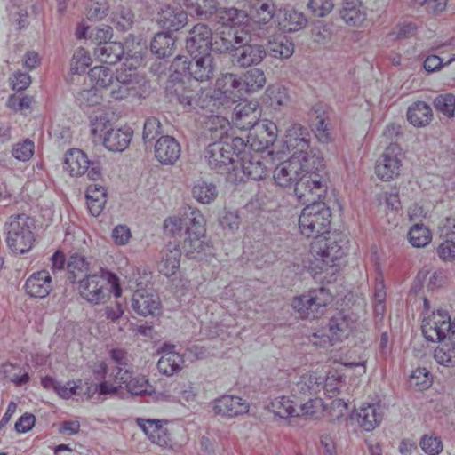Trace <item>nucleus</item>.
<instances>
[{
  "label": "nucleus",
  "instance_id": "obj_16",
  "mask_svg": "<svg viewBox=\"0 0 455 455\" xmlns=\"http://www.w3.org/2000/svg\"><path fill=\"white\" fill-rule=\"evenodd\" d=\"M247 131H249L247 140H244L246 148L257 153L263 152L273 146L278 136L277 125L267 119L259 121Z\"/></svg>",
  "mask_w": 455,
  "mask_h": 455
},
{
  "label": "nucleus",
  "instance_id": "obj_39",
  "mask_svg": "<svg viewBox=\"0 0 455 455\" xmlns=\"http://www.w3.org/2000/svg\"><path fill=\"white\" fill-rule=\"evenodd\" d=\"M266 51L273 58L288 59L294 52V44L286 36L276 34L269 37Z\"/></svg>",
  "mask_w": 455,
  "mask_h": 455
},
{
  "label": "nucleus",
  "instance_id": "obj_22",
  "mask_svg": "<svg viewBox=\"0 0 455 455\" xmlns=\"http://www.w3.org/2000/svg\"><path fill=\"white\" fill-rule=\"evenodd\" d=\"M155 157L164 165H172L180 156L181 147L172 136L162 135L155 143Z\"/></svg>",
  "mask_w": 455,
  "mask_h": 455
},
{
  "label": "nucleus",
  "instance_id": "obj_55",
  "mask_svg": "<svg viewBox=\"0 0 455 455\" xmlns=\"http://www.w3.org/2000/svg\"><path fill=\"white\" fill-rule=\"evenodd\" d=\"M409 384L416 390L424 391L433 384L432 374L427 368L419 367L411 372Z\"/></svg>",
  "mask_w": 455,
  "mask_h": 455
},
{
  "label": "nucleus",
  "instance_id": "obj_64",
  "mask_svg": "<svg viewBox=\"0 0 455 455\" xmlns=\"http://www.w3.org/2000/svg\"><path fill=\"white\" fill-rule=\"evenodd\" d=\"M437 231L441 239L455 238V217L448 216L440 220Z\"/></svg>",
  "mask_w": 455,
  "mask_h": 455
},
{
  "label": "nucleus",
  "instance_id": "obj_57",
  "mask_svg": "<svg viewBox=\"0 0 455 455\" xmlns=\"http://www.w3.org/2000/svg\"><path fill=\"white\" fill-rule=\"evenodd\" d=\"M109 6L107 0H88L86 4V18L98 21L108 15Z\"/></svg>",
  "mask_w": 455,
  "mask_h": 455
},
{
  "label": "nucleus",
  "instance_id": "obj_63",
  "mask_svg": "<svg viewBox=\"0 0 455 455\" xmlns=\"http://www.w3.org/2000/svg\"><path fill=\"white\" fill-rule=\"evenodd\" d=\"M314 41L319 44L326 45L331 39V26L322 21L315 24L312 29Z\"/></svg>",
  "mask_w": 455,
  "mask_h": 455
},
{
  "label": "nucleus",
  "instance_id": "obj_23",
  "mask_svg": "<svg viewBox=\"0 0 455 455\" xmlns=\"http://www.w3.org/2000/svg\"><path fill=\"white\" fill-rule=\"evenodd\" d=\"M233 53V62L239 67L247 68L259 64L267 55L266 49L257 44H238Z\"/></svg>",
  "mask_w": 455,
  "mask_h": 455
},
{
  "label": "nucleus",
  "instance_id": "obj_3",
  "mask_svg": "<svg viewBox=\"0 0 455 455\" xmlns=\"http://www.w3.org/2000/svg\"><path fill=\"white\" fill-rule=\"evenodd\" d=\"M243 85L240 76L227 73L218 77L214 89H199V95L194 100L193 111L199 119H208L207 127L213 138H220L226 132L227 119L220 116L221 108H229L242 100Z\"/></svg>",
  "mask_w": 455,
  "mask_h": 455
},
{
  "label": "nucleus",
  "instance_id": "obj_61",
  "mask_svg": "<svg viewBox=\"0 0 455 455\" xmlns=\"http://www.w3.org/2000/svg\"><path fill=\"white\" fill-rule=\"evenodd\" d=\"M419 446L427 455H439L443 450L442 439L433 435H423L419 441Z\"/></svg>",
  "mask_w": 455,
  "mask_h": 455
},
{
  "label": "nucleus",
  "instance_id": "obj_46",
  "mask_svg": "<svg viewBox=\"0 0 455 455\" xmlns=\"http://www.w3.org/2000/svg\"><path fill=\"white\" fill-rule=\"evenodd\" d=\"M90 263L84 256L73 253L67 261L68 279L71 283H76L81 276L89 274Z\"/></svg>",
  "mask_w": 455,
  "mask_h": 455
},
{
  "label": "nucleus",
  "instance_id": "obj_33",
  "mask_svg": "<svg viewBox=\"0 0 455 455\" xmlns=\"http://www.w3.org/2000/svg\"><path fill=\"white\" fill-rule=\"evenodd\" d=\"M133 132L129 127L110 129L103 137L104 147L113 152H122L130 144Z\"/></svg>",
  "mask_w": 455,
  "mask_h": 455
},
{
  "label": "nucleus",
  "instance_id": "obj_19",
  "mask_svg": "<svg viewBox=\"0 0 455 455\" xmlns=\"http://www.w3.org/2000/svg\"><path fill=\"white\" fill-rule=\"evenodd\" d=\"M212 29L205 24L198 23L188 32L186 48L190 55L211 52Z\"/></svg>",
  "mask_w": 455,
  "mask_h": 455
},
{
  "label": "nucleus",
  "instance_id": "obj_51",
  "mask_svg": "<svg viewBox=\"0 0 455 455\" xmlns=\"http://www.w3.org/2000/svg\"><path fill=\"white\" fill-rule=\"evenodd\" d=\"M290 100L288 89L280 84H273L267 87L265 93V101L274 109L286 106Z\"/></svg>",
  "mask_w": 455,
  "mask_h": 455
},
{
  "label": "nucleus",
  "instance_id": "obj_14",
  "mask_svg": "<svg viewBox=\"0 0 455 455\" xmlns=\"http://www.w3.org/2000/svg\"><path fill=\"white\" fill-rule=\"evenodd\" d=\"M247 149L242 148L243 153L237 157L233 172L228 176V181L241 183L248 180H259L267 174V168L261 156L257 152H247Z\"/></svg>",
  "mask_w": 455,
  "mask_h": 455
},
{
  "label": "nucleus",
  "instance_id": "obj_10",
  "mask_svg": "<svg viewBox=\"0 0 455 455\" xmlns=\"http://www.w3.org/2000/svg\"><path fill=\"white\" fill-rule=\"evenodd\" d=\"M313 173L323 174L327 177L324 165H313L306 158L299 159L298 156H291L275 167L273 178L277 186L292 188L296 195L297 184L300 182L304 176Z\"/></svg>",
  "mask_w": 455,
  "mask_h": 455
},
{
  "label": "nucleus",
  "instance_id": "obj_4",
  "mask_svg": "<svg viewBox=\"0 0 455 455\" xmlns=\"http://www.w3.org/2000/svg\"><path fill=\"white\" fill-rule=\"evenodd\" d=\"M248 21L247 12L241 8L226 7L221 10L216 21L220 27L212 34L211 50L220 53L230 50L235 52V44L250 42L251 36Z\"/></svg>",
  "mask_w": 455,
  "mask_h": 455
},
{
  "label": "nucleus",
  "instance_id": "obj_36",
  "mask_svg": "<svg viewBox=\"0 0 455 455\" xmlns=\"http://www.w3.org/2000/svg\"><path fill=\"white\" fill-rule=\"evenodd\" d=\"M90 166V160L86 154L79 148L68 150L64 157V169L71 176H81L85 174Z\"/></svg>",
  "mask_w": 455,
  "mask_h": 455
},
{
  "label": "nucleus",
  "instance_id": "obj_30",
  "mask_svg": "<svg viewBox=\"0 0 455 455\" xmlns=\"http://www.w3.org/2000/svg\"><path fill=\"white\" fill-rule=\"evenodd\" d=\"M159 24L169 31H178L188 22V14L180 5H167L159 12Z\"/></svg>",
  "mask_w": 455,
  "mask_h": 455
},
{
  "label": "nucleus",
  "instance_id": "obj_53",
  "mask_svg": "<svg viewBox=\"0 0 455 455\" xmlns=\"http://www.w3.org/2000/svg\"><path fill=\"white\" fill-rule=\"evenodd\" d=\"M135 20V14L128 7L119 6L111 14V22L116 30L120 32H126L132 29Z\"/></svg>",
  "mask_w": 455,
  "mask_h": 455
},
{
  "label": "nucleus",
  "instance_id": "obj_29",
  "mask_svg": "<svg viewBox=\"0 0 455 455\" xmlns=\"http://www.w3.org/2000/svg\"><path fill=\"white\" fill-rule=\"evenodd\" d=\"M92 373L94 379L100 381L97 385H90L87 386L84 393L88 395V398L91 399L94 393H98L99 395H113L117 394V387L115 383H109V381L105 380L107 377L109 378V373L108 371V365L104 362L95 363L92 365Z\"/></svg>",
  "mask_w": 455,
  "mask_h": 455
},
{
  "label": "nucleus",
  "instance_id": "obj_40",
  "mask_svg": "<svg viewBox=\"0 0 455 455\" xmlns=\"http://www.w3.org/2000/svg\"><path fill=\"white\" fill-rule=\"evenodd\" d=\"M175 38L169 33L158 32L150 41V52L158 59H164L173 54Z\"/></svg>",
  "mask_w": 455,
  "mask_h": 455
},
{
  "label": "nucleus",
  "instance_id": "obj_59",
  "mask_svg": "<svg viewBox=\"0 0 455 455\" xmlns=\"http://www.w3.org/2000/svg\"><path fill=\"white\" fill-rule=\"evenodd\" d=\"M434 106L437 111L447 117L455 116V96L451 93H444L436 96Z\"/></svg>",
  "mask_w": 455,
  "mask_h": 455
},
{
  "label": "nucleus",
  "instance_id": "obj_28",
  "mask_svg": "<svg viewBox=\"0 0 455 455\" xmlns=\"http://www.w3.org/2000/svg\"><path fill=\"white\" fill-rule=\"evenodd\" d=\"M161 357L157 362V369L165 376L178 373L184 363L183 355L175 351V345L164 343L161 347Z\"/></svg>",
  "mask_w": 455,
  "mask_h": 455
},
{
  "label": "nucleus",
  "instance_id": "obj_62",
  "mask_svg": "<svg viewBox=\"0 0 455 455\" xmlns=\"http://www.w3.org/2000/svg\"><path fill=\"white\" fill-rule=\"evenodd\" d=\"M162 133V125L156 117H148L146 119L143 127V140L145 144L152 141Z\"/></svg>",
  "mask_w": 455,
  "mask_h": 455
},
{
  "label": "nucleus",
  "instance_id": "obj_21",
  "mask_svg": "<svg viewBox=\"0 0 455 455\" xmlns=\"http://www.w3.org/2000/svg\"><path fill=\"white\" fill-rule=\"evenodd\" d=\"M136 424L144 432L151 443L161 447L171 446L170 431L164 427L165 420L137 418Z\"/></svg>",
  "mask_w": 455,
  "mask_h": 455
},
{
  "label": "nucleus",
  "instance_id": "obj_54",
  "mask_svg": "<svg viewBox=\"0 0 455 455\" xmlns=\"http://www.w3.org/2000/svg\"><path fill=\"white\" fill-rule=\"evenodd\" d=\"M91 63L92 59L89 52L84 48H78L75 52L70 63L71 80L75 79L74 76H77V79H80V75L86 71Z\"/></svg>",
  "mask_w": 455,
  "mask_h": 455
},
{
  "label": "nucleus",
  "instance_id": "obj_58",
  "mask_svg": "<svg viewBox=\"0 0 455 455\" xmlns=\"http://www.w3.org/2000/svg\"><path fill=\"white\" fill-rule=\"evenodd\" d=\"M83 380H68L67 383L62 384L61 382H58V385L55 389V393L62 399L68 400L72 396L80 395L81 394H85L83 391Z\"/></svg>",
  "mask_w": 455,
  "mask_h": 455
},
{
  "label": "nucleus",
  "instance_id": "obj_49",
  "mask_svg": "<svg viewBox=\"0 0 455 455\" xmlns=\"http://www.w3.org/2000/svg\"><path fill=\"white\" fill-rule=\"evenodd\" d=\"M76 104L81 109L86 111L87 108L100 105L102 100V94L99 89L91 86L90 88H83L76 92H73Z\"/></svg>",
  "mask_w": 455,
  "mask_h": 455
},
{
  "label": "nucleus",
  "instance_id": "obj_26",
  "mask_svg": "<svg viewBox=\"0 0 455 455\" xmlns=\"http://www.w3.org/2000/svg\"><path fill=\"white\" fill-rule=\"evenodd\" d=\"M351 418L355 419L364 431L374 430L383 419V408L379 403H365L355 410Z\"/></svg>",
  "mask_w": 455,
  "mask_h": 455
},
{
  "label": "nucleus",
  "instance_id": "obj_45",
  "mask_svg": "<svg viewBox=\"0 0 455 455\" xmlns=\"http://www.w3.org/2000/svg\"><path fill=\"white\" fill-rule=\"evenodd\" d=\"M107 202V192L104 187L93 185L88 187L86 190V203L90 213L97 217L99 216Z\"/></svg>",
  "mask_w": 455,
  "mask_h": 455
},
{
  "label": "nucleus",
  "instance_id": "obj_2",
  "mask_svg": "<svg viewBox=\"0 0 455 455\" xmlns=\"http://www.w3.org/2000/svg\"><path fill=\"white\" fill-rule=\"evenodd\" d=\"M164 228L174 238V243H178L164 253L158 264V270L164 275L171 276L179 269L181 251L188 259L197 260L212 254V246L205 236V219L198 209L189 205L183 207L179 215L164 220Z\"/></svg>",
  "mask_w": 455,
  "mask_h": 455
},
{
  "label": "nucleus",
  "instance_id": "obj_50",
  "mask_svg": "<svg viewBox=\"0 0 455 455\" xmlns=\"http://www.w3.org/2000/svg\"><path fill=\"white\" fill-rule=\"evenodd\" d=\"M408 241L412 247L424 248L432 241V232L422 223L412 225L407 234Z\"/></svg>",
  "mask_w": 455,
  "mask_h": 455
},
{
  "label": "nucleus",
  "instance_id": "obj_41",
  "mask_svg": "<svg viewBox=\"0 0 455 455\" xmlns=\"http://www.w3.org/2000/svg\"><path fill=\"white\" fill-rule=\"evenodd\" d=\"M267 409L275 416L283 419L298 417V403L289 396L280 395L275 397L267 404Z\"/></svg>",
  "mask_w": 455,
  "mask_h": 455
},
{
  "label": "nucleus",
  "instance_id": "obj_24",
  "mask_svg": "<svg viewBox=\"0 0 455 455\" xmlns=\"http://www.w3.org/2000/svg\"><path fill=\"white\" fill-rule=\"evenodd\" d=\"M213 411L216 415L234 418L249 411V403L236 395H225L214 400Z\"/></svg>",
  "mask_w": 455,
  "mask_h": 455
},
{
  "label": "nucleus",
  "instance_id": "obj_25",
  "mask_svg": "<svg viewBox=\"0 0 455 455\" xmlns=\"http://www.w3.org/2000/svg\"><path fill=\"white\" fill-rule=\"evenodd\" d=\"M26 293L32 298H46L52 290V279L48 270L32 273L23 286Z\"/></svg>",
  "mask_w": 455,
  "mask_h": 455
},
{
  "label": "nucleus",
  "instance_id": "obj_48",
  "mask_svg": "<svg viewBox=\"0 0 455 455\" xmlns=\"http://www.w3.org/2000/svg\"><path fill=\"white\" fill-rule=\"evenodd\" d=\"M323 385V378L316 377L315 374H304L292 386L291 393L293 396L298 395H312L319 391Z\"/></svg>",
  "mask_w": 455,
  "mask_h": 455
},
{
  "label": "nucleus",
  "instance_id": "obj_12",
  "mask_svg": "<svg viewBox=\"0 0 455 455\" xmlns=\"http://www.w3.org/2000/svg\"><path fill=\"white\" fill-rule=\"evenodd\" d=\"M310 137L311 134L307 127L294 123L286 130L284 146L291 154V156H298L299 159L306 158L313 165H324L323 159L310 147Z\"/></svg>",
  "mask_w": 455,
  "mask_h": 455
},
{
  "label": "nucleus",
  "instance_id": "obj_5",
  "mask_svg": "<svg viewBox=\"0 0 455 455\" xmlns=\"http://www.w3.org/2000/svg\"><path fill=\"white\" fill-rule=\"evenodd\" d=\"M197 120V118L196 117ZM198 121L204 124V135L210 138L213 142L210 143L204 150V158L207 161L208 166L211 170L220 174H226L228 176L235 168L237 157L242 155V148H246L244 139L236 136L231 140V142L224 141L225 132L220 138H213L212 131L207 127L208 119H199ZM228 124L226 122V132H228ZM228 180V177H226Z\"/></svg>",
  "mask_w": 455,
  "mask_h": 455
},
{
  "label": "nucleus",
  "instance_id": "obj_17",
  "mask_svg": "<svg viewBox=\"0 0 455 455\" xmlns=\"http://www.w3.org/2000/svg\"><path fill=\"white\" fill-rule=\"evenodd\" d=\"M402 169V148L391 143L377 160L375 173L382 181H391L397 178Z\"/></svg>",
  "mask_w": 455,
  "mask_h": 455
},
{
  "label": "nucleus",
  "instance_id": "obj_43",
  "mask_svg": "<svg viewBox=\"0 0 455 455\" xmlns=\"http://www.w3.org/2000/svg\"><path fill=\"white\" fill-rule=\"evenodd\" d=\"M351 329L350 321L342 312H339L329 321L327 336L332 342L339 341L347 338Z\"/></svg>",
  "mask_w": 455,
  "mask_h": 455
},
{
  "label": "nucleus",
  "instance_id": "obj_1",
  "mask_svg": "<svg viewBox=\"0 0 455 455\" xmlns=\"http://www.w3.org/2000/svg\"><path fill=\"white\" fill-rule=\"evenodd\" d=\"M328 189V178L313 173L304 176L297 184L296 197L306 207L299 217L302 235L314 238L310 244L309 268L315 272L326 271L347 254V240L339 233H330L331 212L322 202Z\"/></svg>",
  "mask_w": 455,
  "mask_h": 455
},
{
  "label": "nucleus",
  "instance_id": "obj_34",
  "mask_svg": "<svg viewBox=\"0 0 455 455\" xmlns=\"http://www.w3.org/2000/svg\"><path fill=\"white\" fill-rule=\"evenodd\" d=\"M276 14L275 5L268 2L262 3L254 8L251 20L254 25L259 26L260 31L258 33V36L259 37H264L268 33L269 28L273 26L274 19L276 18Z\"/></svg>",
  "mask_w": 455,
  "mask_h": 455
},
{
  "label": "nucleus",
  "instance_id": "obj_20",
  "mask_svg": "<svg viewBox=\"0 0 455 455\" xmlns=\"http://www.w3.org/2000/svg\"><path fill=\"white\" fill-rule=\"evenodd\" d=\"M311 129L319 141L327 143L331 140V124L329 107L323 102L315 104L310 112Z\"/></svg>",
  "mask_w": 455,
  "mask_h": 455
},
{
  "label": "nucleus",
  "instance_id": "obj_9",
  "mask_svg": "<svg viewBox=\"0 0 455 455\" xmlns=\"http://www.w3.org/2000/svg\"><path fill=\"white\" fill-rule=\"evenodd\" d=\"M35 223L25 213L12 215L5 223L6 243L14 254H25L31 251L35 243Z\"/></svg>",
  "mask_w": 455,
  "mask_h": 455
},
{
  "label": "nucleus",
  "instance_id": "obj_37",
  "mask_svg": "<svg viewBox=\"0 0 455 455\" xmlns=\"http://www.w3.org/2000/svg\"><path fill=\"white\" fill-rule=\"evenodd\" d=\"M125 51L124 45L116 41L104 42L97 45L94 49V55L103 63L114 65L120 61L124 56Z\"/></svg>",
  "mask_w": 455,
  "mask_h": 455
},
{
  "label": "nucleus",
  "instance_id": "obj_60",
  "mask_svg": "<svg viewBox=\"0 0 455 455\" xmlns=\"http://www.w3.org/2000/svg\"><path fill=\"white\" fill-rule=\"evenodd\" d=\"M435 253L442 262L454 264L455 241L452 239H442V242L436 247Z\"/></svg>",
  "mask_w": 455,
  "mask_h": 455
},
{
  "label": "nucleus",
  "instance_id": "obj_8",
  "mask_svg": "<svg viewBox=\"0 0 455 455\" xmlns=\"http://www.w3.org/2000/svg\"><path fill=\"white\" fill-rule=\"evenodd\" d=\"M170 72L166 93L175 98L185 111L192 112L199 89L192 87L190 60L186 56H177L170 65Z\"/></svg>",
  "mask_w": 455,
  "mask_h": 455
},
{
  "label": "nucleus",
  "instance_id": "obj_13",
  "mask_svg": "<svg viewBox=\"0 0 455 455\" xmlns=\"http://www.w3.org/2000/svg\"><path fill=\"white\" fill-rule=\"evenodd\" d=\"M332 301V295L324 287L309 290L307 293L295 296L291 307L302 319L320 318Z\"/></svg>",
  "mask_w": 455,
  "mask_h": 455
},
{
  "label": "nucleus",
  "instance_id": "obj_6",
  "mask_svg": "<svg viewBox=\"0 0 455 455\" xmlns=\"http://www.w3.org/2000/svg\"><path fill=\"white\" fill-rule=\"evenodd\" d=\"M109 357L114 363L110 368L109 380L116 384L117 391L123 385L132 395H149L154 391L146 376L134 373L132 356L125 350L113 348L109 351Z\"/></svg>",
  "mask_w": 455,
  "mask_h": 455
},
{
  "label": "nucleus",
  "instance_id": "obj_7",
  "mask_svg": "<svg viewBox=\"0 0 455 455\" xmlns=\"http://www.w3.org/2000/svg\"><path fill=\"white\" fill-rule=\"evenodd\" d=\"M76 283L80 296L92 305L105 303L110 293L119 298L123 291L116 274L104 267H100L96 273L86 274Z\"/></svg>",
  "mask_w": 455,
  "mask_h": 455
},
{
  "label": "nucleus",
  "instance_id": "obj_11",
  "mask_svg": "<svg viewBox=\"0 0 455 455\" xmlns=\"http://www.w3.org/2000/svg\"><path fill=\"white\" fill-rule=\"evenodd\" d=\"M89 77L96 85L109 92V96L115 100L127 98L133 89L132 74L120 72L114 76L113 71L105 66H95L89 71Z\"/></svg>",
  "mask_w": 455,
  "mask_h": 455
},
{
  "label": "nucleus",
  "instance_id": "obj_18",
  "mask_svg": "<svg viewBox=\"0 0 455 455\" xmlns=\"http://www.w3.org/2000/svg\"><path fill=\"white\" fill-rule=\"evenodd\" d=\"M190 76L192 77V87L203 89L198 82L209 81L214 76L216 64L214 57L211 52L190 55Z\"/></svg>",
  "mask_w": 455,
  "mask_h": 455
},
{
  "label": "nucleus",
  "instance_id": "obj_47",
  "mask_svg": "<svg viewBox=\"0 0 455 455\" xmlns=\"http://www.w3.org/2000/svg\"><path fill=\"white\" fill-rule=\"evenodd\" d=\"M218 194V188L212 181L199 180L195 182L192 188L193 198L203 204H210L214 202Z\"/></svg>",
  "mask_w": 455,
  "mask_h": 455
},
{
  "label": "nucleus",
  "instance_id": "obj_42",
  "mask_svg": "<svg viewBox=\"0 0 455 455\" xmlns=\"http://www.w3.org/2000/svg\"><path fill=\"white\" fill-rule=\"evenodd\" d=\"M433 117L432 108L424 101L412 103L407 110V119L415 127H424Z\"/></svg>",
  "mask_w": 455,
  "mask_h": 455
},
{
  "label": "nucleus",
  "instance_id": "obj_44",
  "mask_svg": "<svg viewBox=\"0 0 455 455\" xmlns=\"http://www.w3.org/2000/svg\"><path fill=\"white\" fill-rule=\"evenodd\" d=\"M435 360L445 367L455 366V331L451 333L449 339L440 341L434 353Z\"/></svg>",
  "mask_w": 455,
  "mask_h": 455
},
{
  "label": "nucleus",
  "instance_id": "obj_35",
  "mask_svg": "<svg viewBox=\"0 0 455 455\" xmlns=\"http://www.w3.org/2000/svg\"><path fill=\"white\" fill-rule=\"evenodd\" d=\"M232 122L240 130L247 131L258 123L257 104L249 102L244 105L237 104L234 109Z\"/></svg>",
  "mask_w": 455,
  "mask_h": 455
},
{
  "label": "nucleus",
  "instance_id": "obj_32",
  "mask_svg": "<svg viewBox=\"0 0 455 455\" xmlns=\"http://www.w3.org/2000/svg\"><path fill=\"white\" fill-rule=\"evenodd\" d=\"M184 5L200 20L218 21L223 8L219 7L218 0H183Z\"/></svg>",
  "mask_w": 455,
  "mask_h": 455
},
{
  "label": "nucleus",
  "instance_id": "obj_15",
  "mask_svg": "<svg viewBox=\"0 0 455 455\" xmlns=\"http://www.w3.org/2000/svg\"><path fill=\"white\" fill-rule=\"evenodd\" d=\"M422 334L427 341L440 342L449 339L455 331L454 320L451 321L447 310L437 309L424 315L421 324Z\"/></svg>",
  "mask_w": 455,
  "mask_h": 455
},
{
  "label": "nucleus",
  "instance_id": "obj_31",
  "mask_svg": "<svg viewBox=\"0 0 455 455\" xmlns=\"http://www.w3.org/2000/svg\"><path fill=\"white\" fill-rule=\"evenodd\" d=\"M276 19L280 29L289 33L303 28L307 23L305 14L291 7L280 9L277 12Z\"/></svg>",
  "mask_w": 455,
  "mask_h": 455
},
{
  "label": "nucleus",
  "instance_id": "obj_56",
  "mask_svg": "<svg viewBox=\"0 0 455 455\" xmlns=\"http://www.w3.org/2000/svg\"><path fill=\"white\" fill-rule=\"evenodd\" d=\"M12 156L20 162L29 161L35 153V143L30 139H24L12 145Z\"/></svg>",
  "mask_w": 455,
  "mask_h": 455
},
{
  "label": "nucleus",
  "instance_id": "obj_52",
  "mask_svg": "<svg viewBox=\"0 0 455 455\" xmlns=\"http://www.w3.org/2000/svg\"><path fill=\"white\" fill-rule=\"evenodd\" d=\"M243 93H251L262 89L266 84V76L259 68H251L241 77Z\"/></svg>",
  "mask_w": 455,
  "mask_h": 455
},
{
  "label": "nucleus",
  "instance_id": "obj_27",
  "mask_svg": "<svg viewBox=\"0 0 455 455\" xmlns=\"http://www.w3.org/2000/svg\"><path fill=\"white\" fill-rule=\"evenodd\" d=\"M132 307L140 315H157L161 312V302L158 295L148 293L143 289H138L132 295Z\"/></svg>",
  "mask_w": 455,
  "mask_h": 455
},
{
  "label": "nucleus",
  "instance_id": "obj_38",
  "mask_svg": "<svg viewBox=\"0 0 455 455\" xmlns=\"http://www.w3.org/2000/svg\"><path fill=\"white\" fill-rule=\"evenodd\" d=\"M340 17L349 26H360L366 19L365 7L360 0H345Z\"/></svg>",
  "mask_w": 455,
  "mask_h": 455
}]
</instances>
